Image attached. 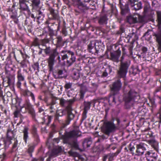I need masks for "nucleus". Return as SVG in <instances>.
<instances>
[{"instance_id": "nucleus-1", "label": "nucleus", "mask_w": 161, "mask_h": 161, "mask_svg": "<svg viewBox=\"0 0 161 161\" xmlns=\"http://www.w3.org/2000/svg\"><path fill=\"white\" fill-rule=\"evenodd\" d=\"M43 50L46 55H49L47 61L49 71H52L54 64L56 62V57H57V59L59 63L61 61L59 53L57 48H52L50 47H46V48L44 49Z\"/></svg>"}, {"instance_id": "nucleus-2", "label": "nucleus", "mask_w": 161, "mask_h": 161, "mask_svg": "<svg viewBox=\"0 0 161 161\" xmlns=\"http://www.w3.org/2000/svg\"><path fill=\"white\" fill-rule=\"evenodd\" d=\"M123 50L122 55L120 60V64L117 70V74L119 77L124 78L126 77L130 66V61L129 58L125 57V53L124 51L125 49L123 48Z\"/></svg>"}, {"instance_id": "nucleus-3", "label": "nucleus", "mask_w": 161, "mask_h": 161, "mask_svg": "<svg viewBox=\"0 0 161 161\" xmlns=\"http://www.w3.org/2000/svg\"><path fill=\"white\" fill-rule=\"evenodd\" d=\"M120 121L118 118H112L111 121L105 122L101 127L102 131L109 136L110 134L114 132L117 129V125H118Z\"/></svg>"}, {"instance_id": "nucleus-4", "label": "nucleus", "mask_w": 161, "mask_h": 161, "mask_svg": "<svg viewBox=\"0 0 161 161\" xmlns=\"http://www.w3.org/2000/svg\"><path fill=\"white\" fill-rule=\"evenodd\" d=\"M140 98L138 93L134 90L130 89L124 95L123 100L125 103V107L126 109H129L134 102H137Z\"/></svg>"}, {"instance_id": "nucleus-5", "label": "nucleus", "mask_w": 161, "mask_h": 161, "mask_svg": "<svg viewBox=\"0 0 161 161\" xmlns=\"http://www.w3.org/2000/svg\"><path fill=\"white\" fill-rule=\"evenodd\" d=\"M72 108L69 105L67 106L64 109L61 110V114H60V113H58V111L56 112L55 116V120L58 121L60 123H61V120L59 119V117H62L65 115L66 113H67V119L65 120V123L62 124L61 127L62 128H64L67 125L69 124L70 121L74 119L75 116L72 112Z\"/></svg>"}, {"instance_id": "nucleus-6", "label": "nucleus", "mask_w": 161, "mask_h": 161, "mask_svg": "<svg viewBox=\"0 0 161 161\" xmlns=\"http://www.w3.org/2000/svg\"><path fill=\"white\" fill-rule=\"evenodd\" d=\"M81 133L79 130L78 126L75 127L74 129L71 131L66 133L64 135H62L61 138L63 140L64 143L69 145L74 138L80 136Z\"/></svg>"}, {"instance_id": "nucleus-7", "label": "nucleus", "mask_w": 161, "mask_h": 161, "mask_svg": "<svg viewBox=\"0 0 161 161\" xmlns=\"http://www.w3.org/2000/svg\"><path fill=\"white\" fill-rule=\"evenodd\" d=\"M61 53L63 54L61 55V60H64L67 59L70 55L71 57L69 60H67L66 63L68 66L71 65L73 63L75 62L76 58L74 55V53L73 52L70 50H62L61 52Z\"/></svg>"}, {"instance_id": "nucleus-8", "label": "nucleus", "mask_w": 161, "mask_h": 161, "mask_svg": "<svg viewBox=\"0 0 161 161\" xmlns=\"http://www.w3.org/2000/svg\"><path fill=\"white\" fill-rule=\"evenodd\" d=\"M117 75L118 77V79L113 82L110 86L111 93L114 96L119 94V91L121 90L122 86V83L120 79L121 77H119L118 75Z\"/></svg>"}, {"instance_id": "nucleus-9", "label": "nucleus", "mask_w": 161, "mask_h": 161, "mask_svg": "<svg viewBox=\"0 0 161 161\" xmlns=\"http://www.w3.org/2000/svg\"><path fill=\"white\" fill-rule=\"evenodd\" d=\"M158 30L153 33V35L155 37L156 41L158 43V49L159 52H161V24L158 23Z\"/></svg>"}, {"instance_id": "nucleus-10", "label": "nucleus", "mask_w": 161, "mask_h": 161, "mask_svg": "<svg viewBox=\"0 0 161 161\" xmlns=\"http://www.w3.org/2000/svg\"><path fill=\"white\" fill-rule=\"evenodd\" d=\"M147 145L143 143H140L136 145V150L135 153H133L132 155L140 156L143 155L145 151L146 150L145 146Z\"/></svg>"}, {"instance_id": "nucleus-11", "label": "nucleus", "mask_w": 161, "mask_h": 161, "mask_svg": "<svg viewBox=\"0 0 161 161\" xmlns=\"http://www.w3.org/2000/svg\"><path fill=\"white\" fill-rule=\"evenodd\" d=\"M121 53V51L119 48L114 52H111L110 59L114 62L118 63L120 61L119 58L120 56Z\"/></svg>"}, {"instance_id": "nucleus-12", "label": "nucleus", "mask_w": 161, "mask_h": 161, "mask_svg": "<svg viewBox=\"0 0 161 161\" xmlns=\"http://www.w3.org/2000/svg\"><path fill=\"white\" fill-rule=\"evenodd\" d=\"M24 107L28 110L29 113L31 115L32 118L35 119L36 114L35 110L29 101H26L24 105L20 107V108L21 109Z\"/></svg>"}, {"instance_id": "nucleus-13", "label": "nucleus", "mask_w": 161, "mask_h": 161, "mask_svg": "<svg viewBox=\"0 0 161 161\" xmlns=\"http://www.w3.org/2000/svg\"><path fill=\"white\" fill-rule=\"evenodd\" d=\"M119 5L121 9V14L123 15H124L128 13L129 11V8L128 7V3L125 4L123 0H119Z\"/></svg>"}, {"instance_id": "nucleus-14", "label": "nucleus", "mask_w": 161, "mask_h": 161, "mask_svg": "<svg viewBox=\"0 0 161 161\" xmlns=\"http://www.w3.org/2000/svg\"><path fill=\"white\" fill-rule=\"evenodd\" d=\"M128 3L136 10H139L142 8L141 2L138 0H128Z\"/></svg>"}, {"instance_id": "nucleus-15", "label": "nucleus", "mask_w": 161, "mask_h": 161, "mask_svg": "<svg viewBox=\"0 0 161 161\" xmlns=\"http://www.w3.org/2000/svg\"><path fill=\"white\" fill-rule=\"evenodd\" d=\"M14 82V76L10 74L8 75L6 77L3 79L4 83L7 84L6 86H13Z\"/></svg>"}, {"instance_id": "nucleus-16", "label": "nucleus", "mask_w": 161, "mask_h": 161, "mask_svg": "<svg viewBox=\"0 0 161 161\" xmlns=\"http://www.w3.org/2000/svg\"><path fill=\"white\" fill-rule=\"evenodd\" d=\"M50 13L52 15V17L50 18L51 19L57 20L58 21V29L60 25V17L59 16L58 13L57 11L55 10L54 9L51 8L50 10Z\"/></svg>"}, {"instance_id": "nucleus-17", "label": "nucleus", "mask_w": 161, "mask_h": 161, "mask_svg": "<svg viewBox=\"0 0 161 161\" xmlns=\"http://www.w3.org/2000/svg\"><path fill=\"white\" fill-rule=\"evenodd\" d=\"M139 14L130 15L126 17L127 21L130 24L137 23L138 21Z\"/></svg>"}, {"instance_id": "nucleus-18", "label": "nucleus", "mask_w": 161, "mask_h": 161, "mask_svg": "<svg viewBox=\"0 0 161 161\" xmlns=\"http://www.w3.org/2000/svg\"><path fill=\"white\" fill-rule=\"evenodd\" d=\"M108 20V16L106 14L101 15L97 18L98 22L100 25L107 24Z\"/></svg>"}, {"instance_id": "nucleus-19", "label": "nucleus", "mask_w": 161, "mask_h": 161, "mask_svg": "<svg viewBox=\"0 0 161 161\" xmlns=\"http://www.w3.org/2000/svg\"><path fill=\"white\" fill-rule=\"evenodd\" d=\"M56 43L55 45L56 47L55 48H57L59 47H62L64 46V44L66 42V41H64L62 37L60 36H58L56 38Z\"/></svg>"}, {"instance_id": "nucleus-20", "label": "nucleus", "mask_w": 161, "mask_h": 161, "mask_svg": "<svg viewBox=\"0 0 161 161\" xmlns=\"http://www.w3.org/2000/svg\"><path fill=\"white\" fill-rule=\"evenodd\" d=\"M147 142L157 152H158V142L157 141L154 139H152L147 141Z\"/></svg>"}, {"instance_id": "nucleus-21", "label": "nucleus", "mask_w": 161, "mask_h": 161, "mask_svg": "<svg viewBox=\"0 0 161 161\" xmlns=\"http://www.w3.org/2000/svg\"><path fill=\"white\" fill-rule=\"evenodd\" d=\"M77 5L81 12H84L88 9V6H87L86 4L83 3L80 0H77Z\"/></svg>"}, {"instance_id": "nucleus-22", "label": "nucleus", "mask_w": 161, "mask_h": 161, "mask_svg": "<svg viewBox=\"0 0 161 161\" xmlns=\"http://www.w3.org/2000/svg\"><path fill=\"white\" fill-rule=\"evenodd\" d=\"M63 74V70L60 69H58L55 70L53 73L54 77L56 79L62 78L63 77L62 75Z\"/></svg>"}, {"instance_id": "nucleus-23", "label": "nucleus", "mask_w": 161, "mask_h": 161, "mask_svg": "<svg viewBox=\"0 0 161 161\" xmlns=\"http://www.w3.org/2000/svg\"><path fill=\"white\" fill-rule=\"evenodd\" d=\"M15 135V132L14 131H12L11 130L8 129L7 130V138L10 142L11 140H12L13 138H14Z\"/></svg>"}, {"instance_id": "nucleus-24", "label": "nucleus", "mask_w": 161, "mask_h": 161, "mask_svg": "<svg viewBox=\"0 0 161 161\" xmlns=\"http://www.w3.org/2000/svg\"><path fill=\"white\" fill-rule=\"evenodd\" d=\"M87 91V87L82 85H81L80 86V98L79 100L82 99L84 97L85 92Z\"/></svg>"}, {"instance_id": "nucleus-25", "label": "nucleus", "mask_w": 161, "mask_h": 161, "mask_svg": "<svg viewBox=\"0 0 161 161\" xmlns=\"http://www.w3.org/2000/svg\"><path fill=\"white\" fill-rule=\"evenodd\" d=\"M37 13V22L38 24L42 23V21L43 20L44 17V14L41 11L37 10L36 11Z\"/></svg>"}, {"instance_id": "nucleus-26", "label": "nucleus", "mask_w": 161, "mask_h": 161, "mask_svg": "<svg viewBox=\"0 0 161 161\" xmlns=\"http://www.w3.org/2000/svg\"><path fill=\"white\" fill-rule=\"evenodd\" d=\"M23 95L25 97L30 96L32 100L35 101V100L34 95L33 93L31 92L28 90H24L23 91Z\"/></svg>"}, {"instance_id": "nucleus-27", "label": "nucleus", "mask_w": 161, "mask_h": 161, "mask_svg": "<svg viewBox=\"0 0 161 161\" xmlns=\"http://www.w3.org/2000/svg\"><path fill=\"white\" fill-rule=\"evenodd\" d=\"M92 143V142L91 138H86L82 142V146L84 148H86L89 147Z\"/></svg>"}, {"instance_id": "nucleus-28", "label": "nucleus", "mask_w": 161, "mask_h": 161, "mask_svg": "<svg viewBox=\"0 0 161 161\" xmlns=\"http://www.w3.org/2000/svg\"><path fill=\"white\" fill-rule=\"evenodd\" d=\"M29 128L28 127L25 126L24 127V129L23 130V132L24 134L23 135V139L24 140L25 143H27V139L28 138V131Z\"/></svg>"}, {"instance_id": "nucleus-29", "label": "nucleus", "mask_w": 161, "mask_h": 161, "mask_svg": "<svg viewBox=\"0 0 161 161\" xmlns=\"http://www.w3.org/2000/svg\"><path fill=\"white\" fill-rule=\"evenodd\" d=\"M72 148H75L76 149H79V145L77 140L74 139L69 144Z\"/></svg>"}, {"instance_id": "nucleus-30", "label": "nucleus", "mask_w": 161, "mask_h": 161, "mask_svg": "<svg viewBox=\"0 0 161 161\" xmlns=\"http://www.w3.org/2000/svg\"><path fill=\"white\" fill-rule=\"evenodd\" d=\"M32 134L33 135L34 137L36 139L37 142L39 141V137L37 132V129L35 126L33 127L32 130Z\"/></svg>"}, {"instance_id": "nucleus-31", "label": "nucleus", "mask_w": 161, "mask_h": 161, "mask_svg": "<svg viewBox=\"0 0 161 161\" xmlns=\"http://www.w3.org/2000/svg\"><path fill=\"white\" fill-rule=\"evenodd\" d=\"M62 149L61 147H58L56 149H54L52 151V154L50 155L51 157L55 155H57L59 153H60L62 151Z\"/></svg>"}, {"instance_id": "nucleus-32", "label": "nucleus", "mask_w": 161, "mask_h": 161, "mask_svg": "<svg viewBox=\"0 0 161 161\" xmlns=\"http://www.w3.org/2000/svg\"><path fill=\"white\" fill-rule=\"evenodd\" d=\"M80 75L79 71L75 69L73 73L72 77L75 80H77L80 77Z\"/></svg>"}, {"instance_id": "nucleus-33", "label": "nucleus", "mask_w": 161, "mask_h": 161, "mask_svg": "<svg viewBox=\"0 0 161 161\" xmlns=\"http://www.w3.org/2000/svg\"><path fill=\"white\" fill-rule=\"evenodd\" d=\"M92 102H85L84 103V110L87 111L90 109L91 105Z\"/></svg>"}, {"instance_id": "nucleus-34", "label": "nucleus", "mask_w": 161, "mask_h": 161, "mask_svg": "<svg viewBox=\"0 0 161 161\" xmlns=\"http://www.w3.org/2000/svg\"><path fill=\"white\" fill-rule=\"evenodd\" d=\"M32 6L33 8L38 7L40 3V0H32Z\"/></svg>"}, {"instance_id": "nucleus-35", "label": "nucleus", "mask_w": 161, "mask_h": 161, "mask_svg": "<svg viewBox=\"0 0 161 161\" xmlns=\"http://www.w3.org/2000/svg\"><path fill=\"white\" fill-rule=\"evenodd\" d=\"M19 9L22 11H27L29 10L28 7L26 3L19 5Z\"/></svg>"}, {"instance_id": "nucleus-36", "label": "nucleus", "mask_w": 161, "mask_h": 161, "mask_svg": "<svg viewBox=\"0 0 161 161\" xmlns=\"http://www.w3.org/2000/svg\"><path fill=\"white\" fill-rule=\"evenodd\" d=\"M17 78L19 81H23L24 80V76L21 73L20 70H19L17 72Z\"/></svg>"}, {"instance_id": "nucleus-37", "label": "nucleus", "mask_w": 161, "mask_h": 161, "mask_svg": "<svg viewBox=\"0 0 161 161\" xmlns=\"http://www.w3.org/2000/svg\"><path fill=\"white\" fill-rule=\"evenodd\" d=\"M95 43L90 42L88 45V49L90 53H92V50L94 47L95 45Z\"/></svg>"}, {"instance_id": "nucleus-38", "label": "nucleus", "mask_w": 161, "mask_h": 161, "mask_svg": "<svg viewBox=\"0 0 161 161\" xmlns=\"http://www.w3.org/2000/svg\"><path fill=\"white\" fill-rule=\"evenodd\" d=\"M49 41L48 39H43L40 40V45L43 46H46L47 43L49 42Z\"/></svg>"}, {"instance_id": "nucleus-39", "label": "nucleus", "mask_w": 161, "mask_h": 161, "mask_svg": "<svg viewBox=\"0 0 161 161\" xmlns=\"http://www.w3.org/2000/svg\"><path fill=\"white\" fill-rule=\"evenodd\" d=\"M150 6L149 4H146L144 8V12L147 14L150 10Z\"/></svg>"}, {"instance_id": "nucleus-40", "label": "nucleus", "mask_w": 161, "mask_h": 161, "mask_svg": "<svg viewBox=\"0 0 161 161\" xmlns=\"http://www.w3.org/2000/svg\"><path fill=\"white\" fill-rule=\"evenodd\" d=\"M32 45L35 46H39L40 45V40H39L37 38H35L32 42Z\"/></svg>"}, {"instance_id": "nucleus-41", "label": "nucleus", "mask_w": 161, "mask_h": 161, "mask_svg": "<svg viewBox=\"0 0 161 161\" xmlns=\"http://www.w3.org/2000/svg\"><path fill=\"white\" fill-rule=\"evenodd\" d=\"M73 83L71 82H67L65 83L64 86V88L66 91L69 89H71L72 88Z\"/></svg>"}, {"instance_id": "nucleus-42", "label": "nucleus", "mask_w": 161, "mask_h": 161, "mask_svg": "<svg viewBox=\"0 0 161 161\" xmlns=\"http://www.w3.org/2000/svg\"><path fill=\"white\" fill-rule=\"evenodd\" d=\"M68 153L70 156L74 157H77L78 156H79V154L77 152L73 151L72 149L69 151Z\"/></svg>"}, {"instance_id": "nucleus-43", "label": "nucleus", "mask_w": 161, "mask_h": 161, "mask_svg": "<svg viewBox=\"0 0 161 161\" xmlns=\"http://www.w3.org/2000/svg\"><path fill=\"white\" fill-rule=\"evenodd\" d=\"M85 3H86V5L88 6V9L91 6H94L96 3L93 1V0H90V1L88 2H84Z\"/></svg>"}, {"instance_id": "nucleus-44", "label": "nucleus", "mask_w": 161, "mask_h": 161, "mask_svg": "<svg viewBox=\"0 0 161 161\" xmlns=\"http://www.w3.org/2000/svg\"><path fill=\"white\" fill-rule=\"evenodd\" d=\"M34 148V146H30L27 150V152L30 154L31 157L32 156V153L33 152Z\"/></svg>"}, {"instance_id": "nucleus-45", "label": "nucleus", "mask_w": 161, "mask_h": 161, "mask_svg": "<svg viewBox=\"0 0 161 161\" xmlns=\"http://www.w3.org/2000/svg\"><path fill=\"white\" fill-rule=\"evenodd\" d=\"M157 16L158 23L161 24V12L158 11L157 12Z\"/></svg>"}, {"instance_id": "nucleus-46", "label": "nucleus", "mask_w": 161, "mask_h": 161, "mask_svg": "<svg viewBox=\"0 0 161 161\" xmlns=\"http://www.w3.org/2000/svg\"><path fill=\"white\" fill-rule=\"evenodd\" d=\"M125 31V28L123 26H121L120 27L119 30L117 32L116 34L118 35H121L122 33L124 32Z\"/></svg>"}, {"instance_id": "nucleus-47", "label": "nucleus", "mask_w": 161, "mask_h": 161, "mask_svg": "<svg viewBox=\"0 0 161 161\" xmlns=\"http://www.w3.org/2000/svg\"><path fill=\"white\" fill-rule=\"evenodd\" d=\"M28 63V61L26 59H24L21 63V66L23 68H26L27 67V64Z\"/></svg>"}, {"instance_id": "nucleus-48", "label": "nucleus", "mask_w": 161, "mask_h": 161, "mask_svg": "<svg viewBox=\"0 0 161 161\" xmlns=\"http://www.w3.org/2000/svg\"><path fill=\"white\" fill-rule=\"evenodd\" d=\"M10 18L13 20L14 22L16 24H18L19 22V20L17 18V16L15 15H12L10 16Z\"/></svg>"}, {"instance_id": "nucleus-49", "label": "nucleus", "mask_w": 161, "mask_h": 161, "mask_svg": "<svg viewBox=\"0 0 161 161\" xmlns=\"http://www.w3.org/2000/svg\"><path fill=\"white\" fill-rule=\"evenodd\" d=\"M58 99L59 100L60 104L62 106H64V104L67 102V101L65 100L63 98H58Z\"/></svg>"}, {"instance_id": "nucleus-50", "label": "nucleus", "mask_w": 161, "mask_h": 161, "mask_svg": "<svg viewBox=\"0 0 161 161\" xmlns=\"http://www.w3.org/2000/svg\"><path fill=\"white\" fill-rule=\"evenodd\" d=\"M51 128L53 132H56L58 131V129L56 126L54 124H53L51 126Z\"/></svg>"}, {"instance_id": "nucleus-51", "label": "nucleus", "mask_w": 161, "mask_h": 161, "mask_svg": "<svg viewBox=\"0 0 161 161\" xmlns=\"http://www.w3.org/2000/svg\"><path fill=\"white\" fill-rule=\"evenodd\" d=\"M139 16L138 21L142 23H146V21L145 20V17H144L140 16L139 15Z\"/></svg>"}, {"instance_id": "nucleus-52", "label": "nucleus", "mask_w": 161, "mask_h": 161, "mask_svg": "<svg viewBox=\"0 0 161 161\" xmlns=\"http://www.w3.org/2000/svg\"><path fill=\"white\" fill-rule=\"evenodd\" d=\"M119 153V152H118V153L116 152L114 153H110L108 154V157H109V158H110V159L112 160L111 158L117 155Z\"/></svg>"}, {"instance_id": "nucleus-53", "label": "nucleus", "mask_w": 161, "mask_h": 161, "mask_svg": "<svg viewBox=\"0 0 161 161\" xmlns=\"http://www.w3.org/2000/svg\"><path fill=\"white\" fill-rule=\"evenodd\" d=\"M47 28L48 29V30L49 31V34L50 36H53L54 35V31L53 30L51 29L50 28V27L49 25L48 26Z\"/></svg>"}, {"instance_id": "nucleus-54", "label": "nucleus", "mask_w": 161, "mask_h": 161, "mask_svg": "<svg viewBox=\"0 0 161 161\" xmlns=\"http://www.w3.org/2000/svg\"><path fill=\"white\" fill-rule=\"evenodd\" d=\"M95 48L94 49L96 50L95 53H98V51H99V49L100 48L99 47V44L98 43H95Z\"/></svg>"}, {"instance_id": "nucleus-55", "label": "nucleus", "mask_w": 161, "mask_h": 161, "mask_svg": "<svg viewBox=\"0 0 161 161\" xmlns=\"http://www.w3.org/2000/svg\"><path fill=\"white\" fill-rule=\"evenodd\" d=\"M108 74L107 73V71L106 69L104 70L102 72V74L101 75V77H105L108 76Z\"/></svg>"}, {"instance_id": "nucleus-56", "label": "nucleus", "mask_w": 161, "mask_h": 161, "mask_svg": "<svg viewBox=\"0 0 161 161\" xmlns=\"http://www.w3.org/2000/svg\"><path fill=\"white\" fill-rule=\"evenodd\" d=\"M141 50L142 51V53H141V54L143 53L145 54L147 52V48L143 46L141 48Z\"/></svg>"}, {"instance_id": "nucleus-57", "label": "nucleus", "mask_w": 161, "mask_h": 161, "mask_svg": "<svg viewBox=\"0 0 161 161\" xmlns=\"http://www.w3.org/2000/svg\"><path fill=\"white\" fill-rule=\"evenodd\" d=\"M62 32L64 36H67V32L65 27H64L63 28L62 30Z\"/></svg>"}, {"instance_id": "nucleus-58", "label": "nucleus", "mask_w": 161, "mask_h": 161, "mask_svg": "<svg viewBox=\"0 0 161 161\" xmlns=\"http://www.w3.org/2000/svg\"><path fill=\"white\" fill-rule=\"evenodd\" d=\"M151 155H152L150 156L151 157L153 158H156L157 157V154L155 153V152H153L152 150H151Z\"/></svg>"}, {"instance_id": "nucleus-59", "label": "nucleus", "mask_w": 161, "mask_h": 161, "mask_svg": "<svg viewBox=\"0 0 161 161\" xmlns=\"http://www.w3.org/2000/svg\"><path fill=\"white\" fill-rule=\"evenodd\" d=\"M87 111L84 110L82 114V119H85L86 117V114L87 113Z\"/></svg>"}, {"instance_id": "nucleus-60", "label": "nucleus", "mask_w": 161, "mask_h": 161, "mask_svg": "<svg viewBox=\"0 0 161 161\" xmlns=\"http://www.w3.org/2000/svg\"><path fill=\"white\" fill-rule=\"evenodd\" d=\"M20 114V111L19 110H17L14 113V115L15 117H17Z\"/></svg>"}, {"instance_id": "nucleus-61", "label": "nucleus", "mask_w": 161, "mask_h": 161, "mask_svg": "<svg viewBox=\"0 0 161 161\" xmlns=\"http://www.w3.org/2000/svg\"><path fill=\"white\" fill-rule=\"evenodd\" d=\"M151 154V150L147 151L146 152L145 154L146 157H148Z\"/></svg>"}, {"instance_id": "nucleus-62", "label": "nucleus", "mask_w": 161, "mask_h": 161, "mask_svg": "<svg viewBox=\"0 0 161 161\" xmlns=\"http://www.w3.org/2000/svg\"><path fill=\"white\" fill-rule=\"evenodd\" d=\"M18 144V141L16 139L15 141L14 142V144L13 145V148H16Z\"/></svg>"}, {"instance_id": "nucleus-63", "label": "nucleus", "mask_w": 161, "mask_h": 161, "mask_svg": "<svg viewBox=\"0 0 161 161\" xmlns=\"http://www.w3.org/2000/svg\"><path fill=\"white\" fill-rule=\"evenodd\" d=\"M5 157V155L3 154L2 155L0 156V161H3Z\"/></svg>"}, {"instance_id": "nucleus-64", "label": "nucleus", "mask_w": 161, "mask_h": 161, "mask_svg": "<svg viewBox=\"0 0 161 161\" xmlns=\"http://www.w3.org/2000/svg\"><path fill=\"white\" fill-rule=\"evenodd\" d=\"M158 113L159 114V119H160L159 122L160 123H161V107L160 108Z\"/></svg>"}]
</instances>
